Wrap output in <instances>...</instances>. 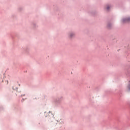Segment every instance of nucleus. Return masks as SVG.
I'll return each mask as SVG.
<instances>
[{
  "instance_id": "nucleus-1",
  "label": "nucleus",
  "mask_w": 130,
  "mask_h": 130,
  "mask_svg": "<svg viewBox=\"0 0 130 130\" xmlns=\"http://www.w3.org/2000/svg\"><path fill=\"white\" fill-rule=\"evenodd\" d=\"M129 21H130V18L122 19L123 23H124L125 22H129Z\"/></svg>"
},
{
  "instance_id": "nucleus-2",
  "label": "nucleus",
  "mask_w": 130,
  "mask_h": 130,
  "mask_svg": "<svg viewBox=\"0 0 130 130\" xmlns=\"http://www.w3.org/2000/svg\"><path fill=\"white\" fill-rule=\"evenodd\" d=\"M109 9H110V6H109V5H108L107 6V10H109Z\"/></svg>"
},
{
  "instance_id": "nucleus-3",
  "label": "nucleus",
  "mask_w": 130,
  "mask_h": 130,
  "mask_svg": "<svg viewBox=\"0 0 130 130\" xmlns=\"http://www.w3.org/2000/svg\"><path fill=\"white\" fill-rule=\"evenodd\" d=\"M128 91H130V84L128 86Z\"/></svg>"
},
{
  "instance_id": "nucleus-4",
  "label": "nucleus",
  "mask_w": 130,
  "mask_h": 130,
  "mask_svg": "<svg viewBox=\"0 0 130 130\" xmlns=\"http://www.w3.org/2000/svg\"><path fill=\"white\" fill-rule=\"evenodd\" d=\"M73 35H74V34H71L70 35V37H72V36H73Z\"/></svg>"
}]
</instances>
